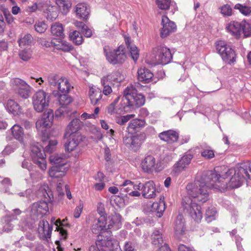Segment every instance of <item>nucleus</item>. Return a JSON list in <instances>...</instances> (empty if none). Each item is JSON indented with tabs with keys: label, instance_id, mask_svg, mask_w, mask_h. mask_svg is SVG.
<instances>
[{
	"label": "nucleus",
	"instance_id": "obj_13",
	"mask_svg": "<svg viewBox=\"0 0 251 251\" xmlns=\"http://www.w3.org/2000/svg\"><path fill=\"white\" fill-rule=\"evenodd\" d=\"M72 98L68 95L66 94L60 95L58 98V101L59 104L62 105V107L56 111V116H69L70 114L69 113V110L67 108L64 106L69 104L72 102Z\"/></svg>",
	"mask_w": 251,
	"mask_h": 251
},
{
	"label": "nucleus",
	"instance_id": "obj_51",
	"mask_svg": "<svg viewBox=\"0 0 251 251\" xmlns=\"http://www.w3.org/2000/svg\"><path fill=\"white\" fill-rule=\"evenodd\" d=\"M121 186L122 187L121 189L122 193L125 192L129 194L130 192L133 190V183L129 180H126Z\"/></svg>",
	"mask_w": 251,
	"mask_h": 251
},
{
	"label": "nucleus",
	"instance_id": "obj_50",
	"mask_svg": "<svg viewBox=\"0 0 251 251\" xmlns=\"http://www.w3.org/2000/svg\"><path fill=\"white\" fill-rule=\"evenodd\" d=\"M135 116V115L134 114H128L126 116H117L115 118V122L118 125L123 126Z\"/></svg>",
	"mask_w": 251,
	"mask_h": 251
},
{
	"label": "nucleus",
	"instance_id": "obj_64",
	"mask_svg": "<svg viewBox=\"0 0 251 251\" xmlns=\"http://www.w3.org/2000/svg\"><path fill=\"white\" fill-rule=\"evenodd\" d=\"M19 226L22 230H25L29 227V225L25 219H22L20 222Z\"/></svg>",
	"mask_w": 251,
	"mask_h": 251
},
{
	"label": "nucleus",
	"instance_id": "obj_22",
	"mask_svg": "<svg viewBox=\"0 0 251 251\" xmlns=\"http://www.w3.org/2000/svg\"><path fill=\"white\" fill-rule=\"evenodd\" d=\"M107 223L104 216H100L95 219L92 226V231L94 234H100L102 231L106 230Z\"/></svg>",
	"mask_w": 251,
	"mask_h": 251
},
{
	"label": "nucleus",
	"instance_id": "obj_41",
	"mask_svg": "<svg viewBox=\"0 0 251 251\" xmlns=\"http://www.w3.org/2000/svg\"><path fill=\"white\" fill-rule=\"evenodd\" d=\"M69 38L73 43L77 45L81 44L83 42V37L79 32L76 30L70 31L69 33Z\"/></svg>",
	"mask_w": 251,
	"mask_h": 251
},
{
	"label": "nucleus",
	"instance_id": "obj_28",
	"mask_svg": "<svg viewBox=\"0 0 251 251\" xmlns=\"http://www.w3.org/2000/svg\"><path fill=\"white\" fill-rule=\"evenodd\" d=\"M120 97L115 99L113 102L109 104L107 107V113L111 115L122 114L124 110V106H117L116 105L119 101Z\"/></svg>",
	"mask_w": 251,
	"mask_h": 251
},
{
	"label": "nucleus",
	"instance_id": "obj_21",
	"mask_svg": "<svg viewBox=\"0 0 251 251\" xmlns=\"http://www.w3.org/2000/svg\"><path fill=\"white\" fill-rule=\"evenodd\" d=\"M158 137L161 140L166 142L169 144H172L177 141L179 134L176 131L168 130L159 133Z\"/></svg>",
	"mask_w": 251,
	"mask_h": 251
},
{
	"label": "nucleus",
	"instance_id": "obj_33",
	"mask_svg": "<svg viewBox=\"0 0 251 251\" xmlns=\"http://www.w3.org/2000/svg\"><path fill=\"white\" fill-rule=\"evenodd\" d=\"M13 136L21 143L23 142L24 132L23 128L19 125L15 124L11 128Z\"/></svg>",
	"mask_w": 251,
	"mask_h": 251
},
{
	"label": "nucleus",
	"instance_id": "obj_17",
	"mask_svg": "<svg viewBox=\"0 0 251 251\" xmlns=\"http://www.w3.org/2000/svg\"><path fill=\"white\" fill-rule=\"evenodd\" d=\"M52 226L47 221L42 220L39 223L38 231L41 238H50L51 237Z\"/></svg>",
	"mask_w": 251,
	"mask_h": 251
},
{
	"label": "nucleus",
	"instance_id": "obj_31",
	"mask_svg": "<svg viewBox=\"0 0 251 251\" xmlns=\"http://www.w3.org/2000/svg\"><path fill=\"white\" fill-rule=\"evenodd\" d=\"M65 168L58 167V166L52 167L48 171L49 176L53 178L62 177L65 176Z\"/></svg>",
	"mask_w": 251,
	"mask_h": 251
},
{
	"label": "nucleus",
	"instance_id": "obj_37",
	"mask_svg": "<svg viewBox=\"0 0 251 251\" xmlns=\"http://www.w3.org/2000/svg\"><path fill=\"white\" fill-rule=\"evenodd\" d=\"M5 108L10 113L18 114L21 113L20 107L19 104L12 100H9L7 102Z\"/></svg>",
	"mask_w": 251,
	"mask_h": 251
},
{
	"label": "nucleus",
	"instance_id": "obj_8",
	"mask_svg": "<svg viewBox=\"0 0 251 251\" xmlns=\"http://www.w3.org/2000/svg\"><path fill=\"white\" fill-rule=\"evenodd\" d=\"M152 61L157 64L165 65L171 62L173 55L169 49L159 46L152 49Z\"/></svg>",
	"mask_w": 251,
	"mask_h": 251
},
{
	"label": "nucleus",
	"instance_id": "obj_5",
	"mask_svg": "<svg viewBox=\"0 0 251 251\" xmlns=\"http://www.w3.org/2000/svg\"><path fill=\"white\" fill-rule=\"evenodd\" d=\"M103 50L107 60L113 65L122 64L126 60V49L120 45L117 49L111 50L108 46H105Z\"/></svg>",
	"mask_w": 251,
	"mask_h": 251
},
{
	"label": "nucleus",
	"instance_id": "obj_20",
	"mask_svg": "<svg viewBox=\"0 0 251 251\" xmlns=\"http://www.w3.org/2000/svg\"><path fill=\"white\" fill-rule=\"evenodd\" d=\"M156 159L152 155L146 156L141 161V166L145 173L152 172L156 166Z\"/></svg>",
	"mask_w": 251,
	"mask_h": 251
},
{
	"label": "nucleus",
	"instance_id": "obj_35",
	"mask_svg": "<svg viewBox=\"0 0 251 251\" xmlns=\"http://www.w3.org/2000/svg\"><path fill=\"white\" fill-rule=\"evenodd\" d=\"M145 121L139 119H135L130 121L127 127V131L129 133H132L137 128L144 126Z\"/></svg>",
	"mask_w": 251,
	"mask_h": 251
},
{
	"label": "nucleus",
	"instance_id": "obj_18",
	"mask_svg": "<svg viewBox=\"0 0 251 251\" xmlns=\"http://www.w3.org/2000/svg\"><path fill=\"white\" fill-rule=\"evenodd\" d=\"M100 236V235H99V238ZM112 243V240L111 239L106 241L99 238V240L96 241L95 245H92L89 248V251H110V246Z\"/></svg>",
	"mask_w": 251,
	"mask_h": 251
},
{
	"label": "nucleus",
	"instance_id": "obj_29",
	"mask_svg": "<svg viewBox=\"0 0 251 251\" xmlns=\"http://www.w3.org/2000/svg\"><path fill=\"white\" fill-rule=\"evenodd\" d=\"M75 12L79 18L86 19L89 14L90 8L86 4L79 3L75 6Z\"/></svg>",
	"mask_w": 251,
	"mask_h": 251
},
{
	"label": "nucleus",
	"instance_id": "obj_48",
	"mask_svg": "<svg viewBox=\"0 0 251 251\" xmlns=\"http://www.w3.org/2000/svg\"><path fill=\"white\" fill-rule=\"evenodd\" d=\"M220 13L225 17H230L233 14L231 7L227 4H224L219 8Z\"/></svg>",
	"mask_w": 251,
	"mask_h": 251
},
{
	"label": "nucleus",
	"instance_id": "obj_39",
	"mask_svg": "<svg viewBox=\"0 0 251 251\" xmlns=\"http://www.w3.org/2000/svg\"><path fill=\"white\" fill-rule=\"evenodd\" d=\"M63 14H66L71 7L72 4L69 0H54Z\"/></svg>",
	"mask_w": 251,
	"mask_h": 251
},
{
	"label": "nucleus",
	"instance_id": "obj_15",
	"mask_svg": "<svg viewBox=\"0 0 251 251\" xmlns=\"http://www.w3.org/2000/svg\"><path fill=\"white\" fill-rule=\"evenodd\" d=\"M193 156L190 154L184 155L173 166V172L175 174H179L184 171L190 164Z\"/></svg>",
	"mask_w": 251,
	"mask_h": 251
},
{
	"label": "nucleus",
	"instance_id": "obj_42",
	"mask_svg": "<svg viewBox=\"0 0 251 251\" xmlns=\"http://www.w3.org/2000/svg\"><path fill=\"white\" fill-rule=\"evenodd\" d=\"M10 85L16 91L22 87H28V84L25 81L19 78L12 79L10 80Z\"/></svg>",
	"mask_w": 251,
	"mask_h": 251
},
{
	"label": "nucleus",
	"instance_id": "obj_3",
	"mask_svg": "<svg viewBox=\"0 0 251 251\" xmlns=\"http://www.w3.org/2000/svg\"><path fill=\"white\" fill-rule=\"evenodd\" d=\"M124 97L128 104L124 106V111L128 112L127 108L134 105L141 106L145 103V99L143 95L137 93L136 89L132 85L127 86L124 91Z\"/></svg>",
	"mask_w": 251,
	"mask_h": 251
},
{
	"label": "nucleus",
	"instance_id": "obj_10",
	"mask_svg": "<svg viewBox=\"0 0 251 251\" xmlns=\"http://www.w3.org/2000/svg\"><path fill=\"white\" fill-rule=\"evenodd\" d=\"M216 50L223 60L229 64L235 61L236 54L234 50L228 45L226 42L218 41L216 44Z\"/></svg>",
	"mask_w": 251,
	"mask_h": 251
},
{
	"label": "nucleus",
	"instance_id": "obj_52",
	"mask_svg": "<svg viewBox=\"0 0 251 251\" xmlns=\"http://www.w3.org/2000/svg\"><path fill=\"white\" fill-rule=\"evenodd\" d=\"M157 7L161 10H167L170 7V0H155Z\"/></svg>",
	"mask_w": 251,
	"mask_h": 251
},
{
	"label": "nucleus",
	"instance_id": "obj_59",
	"mask_svg": "<svg viewBox=\"0 0 251 251\" xmlns=\"http://www.w3.org/2000/svg\"><path fill=\"white\" fill-rule=\"evenodd\" d=\"M57 144V142L56 140H50L49 144L45 147V150L43 151L51 153L53 151L54 147Z\"/></svg>",
	"mask_w": 251,
	"mask_h": 251
},
{
	"label": "nucleus",
	"instance_id": "obj_46",
	"mask_svg": "<svg viewBox=\"0 0 251 251\" xmlns=\"http://www.w3.org/2000/svg\"><path fill=\"white\" fill-rule=\"evenodd\" d=\"M234 9H238L243 15L247 16L251 13V6L247 4L237 3L235 5Z\"/></svg>",
	"mask_w": 251,
	"mask_h": 251
},
{
	"label": "nucleus",
	"instance_id": "obj_16",
	"mask_svg": "<svg viewBox=\"0 0 251 251\" xmlns=\"http://www.w3.org/2000/svg\"><path fill=\"white\" fill-rule=\"evenodd\" d=\"M70 140L65 145L66 151L69 152H71L75 150L84 138V137L81 133H76V134L70 136Z\"/></svg>",
	"mask_w": 251,
	"mask_h": 251
},
{
	"label": "nucleus",
	"instance_id": "obj_24",
	"mask_svg": "<svg viewBox=\"0 0 251 251\" xmlns=\"http://www.w3.org/2000/svg\"><path fill=\"white\" fill-rule=\"evenodd\" d=\"M102 95L101 91L95 86H89V97L91 103L95 105L98 104L101 99Z\"/></svg>",
	"mask_w": 251,
	"mask_h": 251
},
{
	"label": "nucleus",
	"instance_id": "obj_1",
	"mask_svg": "<svg viewBox=\"0 0 251 251\" xmlns=\"http://www.w3.org/2000/svg\"><path fill=\"white\" fill-rule=\"evenodd\" d=\"M245 164L242 163L236 169L227 167H217L213 171H207L194 182L189 183L186 187L189 198L185 197L182 205L192 219L200 222L202 218L201 207L195 201L205 202L208 200L207 188L224 191L228 188H238L242 184L243 178L251 179L250 171L241 170Z\"/></svg>",
	"mask_w": 251,
	"mask_h": 251
},
{
	"label": "nucleus",
	"instance_id": "obj_60",
	"mask_svg": "<svg viewBox=\"0 0 251 251\" xmlns=\"http://www.w3.org/2000/svg\"><path fill=\"white\" fill-rule=\"evenodd\" d=\"M201 155L206 159H211L214 156V153L213 150L205 149L201 153Z\"/></svg>",
	"mask_w": 251,
	"mask_h": 251
},
{
	"label": "nucleus",
	"instance_id": "obj_26",
	"mask_svg": "<svg viewBox=\"0 0 251 251\" xmlns=\"http://www.w3.org/2000/svg\"><path fill=\"white\" fill-rule=\"evenodd\" d=\"M185 220L183 217L181 215H178L177 216L175 224V231L176 236L179 237V235H182L185 230Z\"/></svg>",
	"mask_w": 251,
	"mask_h": 251
},
{
	"label": "nucleus",
	"instance_id": "obj_14",
	"mask_svg": "<svg viewBox=\"0 0 251 251\" xmlns=\"http://www.w3.org/2000/svg\"><path fill=\"white\" fill-rule=\"evenodd\" d=\"M31 214L35 216L45 215L49 213L48 203L44 201L34 203L30 207Z\"/></svg>",
	"mask_w": 251,
	"mask_h": 251
},
{
	"label": "nucleus",
	"instance_id": "obj_12",
	"mask_svg": "<svg viewBox=\"0 0 251 251\" xmlns=\"http://www.w3.org/2000/svg\"><path fill=\"white\" fill-rule=\"evenodd\" d=\"M161 25L162 27L161 29L160 34L162 38L167 37L176 30V25L175 23L171 21L166 16H162Z\"/></svg>",
	"mask_w": 251,
	"mask_h": 251
},
{
	"label": "nucleus",
	"instance_id": "obj_61",
	"mask_svg": "<svg viewBox=\"0 0 251 251\" xmlns=\"http://www.w3.org/2000/svg\"><path fill=\"white\" fill-rule=\"evenodd\" d=\"M39 43L41 44L42 46L46 48H49L51 47L54 48V39L52 40L51 41H49L44 38H41L39 40Z\"/></svg>",
	"mask_w": 251,
	"mask_h": 251
},
{
	"label": "nucleus",
	"instance_id": "obj_40",
	"mask_svg": "<svg viewBox=\"0 0 251 251\" xmlns=\"http://www.w3.org/2000/svg\"><path fill=\"white\" fill-rule=\"evenodd\" d=\"M151 242L152 244L160 246L163 243L162 235L159 230H154L151 234Z\"/></svg>",
	"mask_w": 251,
	"mask_h": 251
},
{
	"label": "nucleus",
	"instance_id": "obj_2",
	"mask_svg": "<svg viewBox=\"0 0 251 251\" xmlns=\"http://www.w3.org/2000/svg\"><path fill=\"white\" fill-rule=\"evenodd\" d=\"M226 29L227 32L237 39L241 37L242 33L245 38L251 35V25L245 21L241 22L231 21L226 24Z\"/></svg>",
	"mask_w": 251,
	"mask_h": 251
},
{
	"label": "nucleus",
	"instance_id": "obj_30",
	"mask_svg": "<svg viewBox=\"0 0 251 251\" xmlns=\"http://www.w3.org/2000/svg\"><path fill=\"white\" fill-rule=\"evenodd\" d=\"M50 163L54 166L64 167L66 163L65 156L62 154H52L50 157Z\"/></svg>",
	"mask_w": 251,
	"mask_h": 251
},
{
	"label": "nucleus",
	"instance_id": "obj_11",
	"mask_svg": "<svg viewBox=\"0 0 251 251\" xmlns=\"http://www.w3.org/2000/svg\"><path fill=\"white\" fill-rule=\"evenodd\" d=\"M146 138V134L144 133H140L130 137H124L123 142L126 147L136 151L144 142Z\"/></svg>",
	"mask_w": 251,
	"mask_h": 251
},
{
	"label": "nucleus",
	"instance_id": "obj_9",
	"mask_svg": "<svg viewBox=\"0 0 251 251\" xmlns=\"http://www.w3.org/2000/svg\"><path fill=\"white\" fill-rule=\"evenodd\" d=\"M43 147L38 143L32 144L30 147V155L33 163L36 164L42 171H45L47 169V164L46 155L42 151Z\"/></svg>",
	"mask_w": 251,
	"mask_h": 251
},
{
	"label": "nucleus",
	"instance_id": "obj_47",
	"mask_svg": "<svg viewBox=\"0 0 251 251\" xmlns=\"http://www.w3.org/2000/svg\"><path fill=\"white\" fill-rule=\"evenodd\" d=\"M110 82L111 81L107 79V77L103 76L101 79V83L103 86V93L106 96L110 94L112 92V88L109 85Z\"/></svg>",
	"mask_w": 251,
	"mask_h": 251
},
{
	"label": "nucleus",
	"instance_id": "obj_34",
	"mask_svg": "<svg viewBox=\"0 0 251 251\" xmlns=\"http://www.w3.org/2000/svg\"><path fill=\"white\" fill-rule=\"evenodd\" d=\"M54 48L55 49L61 50L65 52L70 51L73 49V47L70 43L61 39L58 40H54Z\"/></svg>",
	"mask_w": 251,
	"mask_h": 251
},
{
	"label": "nucleus",
	"instance_id": "obj_32",
	"mask_svg": "<svg viewBox=\"0 0 251 251\" xmlns=\"http://www.w3.org/2000/svg\"><path fill=\"white\" fill-rule=\"evenodd\" d=\"M51 35L54 37L62 38L64 36V29L62 24L55 23L50 28Z\"/></svg>",
	"mask_w": 251,
	"mask_h": 251
},
{
	"label": "nucleus",
	"instance_id": "obj_55",
	"mask_svg": "<svg viewBox=\"0 0 251 251\" xmlns=\"http://www.w3.org/2000/svg\"><path fill=\"white\" fill-rule=\"evenodd\" d=\"M31 55V51L29 49L22 50L19 53L20 58L25 61H28L30 59Z\"/></svg>",
	"mask_w": 251,
	"mask_h": 251
},
{
	"label": "nucleus",
	"instance_id": "obj_36",
	"mask_svg": "<svg viewBox=\"0 0 251 251\" xmlns=\"http://www.w3.org/2000/svg\"><path fill=\"white\" fill-rule=\"evenodd\" d=\"M151 211L155 212L158 214L157 216L161 217L165 209V205L164 201L152 203L151 205Z\"/></svg>",
	"mask_w": 251,
	"mask_h": 251
},
{
	"label": "nucleus",
	"instance_id": "obj_58",
	"mask_svg": "<svg viewBox=\"0 0 251 251\" xmlns=\"http://www.w3.org/2000/svg\"><path fill=\"white\" fill-rule=\"evenodd\" d=\"M6 219L5 222L3 226L2 230L5 232H8L13 229L14 226L11 223L12 220H10L8 218Z\"/></svg>",
	"mask_w": 251,
	"mask_h": 251
},
{
	"label": "nucleus",
	"instance_id": "obj_38",
	"mask_svg": "<svg viewBox=\"0 0 251 251\" xmlns=\"http://www.w3.org/2000/svg\"><path fill=\"white\" fill-rule=\"evenodd\" d=\"M45 13L47 19L50 22H53L58 17L57 8L55 6H49L46 9Z\"/></svg>",
	"mask_w": 251,
	"mask_h": 251
},
{
	"label": "nucleus",
	"instance_id": "obj_45",
	"mask_svg": "<svg viewBox=\"0 0 251 251\" xmlns=\"http://www.w3.org/2000/svg\"><path fill=\"white\" fill-rule=\"evenodd\" d=\"M32 41V36L30 34H27L18 40L19 45L21 48L29 46L31 44Z\"/></svg>",
	"mask_w": 251,
	"mask_h": 251
},
{
	"label": "nucleus",
	"instance_id": "obj_19",
	"mask_svg": "<svg viewBox=\"0 0 251 251\" xmlns=\"http://www.w3.org/2000/svg\"><path fill=\"white\" fill-rule=\"evenodd\" d=\"M81 122L77 118L74 119L68 125L65 132L66 136H73L76 133H80L78 132L81 128Z\"/></svg>",
	"mask_w": 251,
	"mask_h": 251
},
{
	"label": "nucleus",
	"instance_id": "obj_57",
	"mask_svg": "<svg viewBox=\"0 0 251 251\" xmlns=\"http://www.w3.org/2000/svg\"><path fill=\"white\" fill-rule=\"evenodd\" d=\"M43 3H34L31 5H29L27 7V11L30 13L36 12L37 10H42L43 8Z\"/></svg>",
	"mask_w": 251,
	"mask_h": 251
},
{
	"label": "nucleus",
	"instance_id": "obj_49",
	"mask_svg": "<svg viewBox=\"0 0 251 251\" xmlns=\"http://www.w3.org/2000/svg\"><path fill=\"white\" fill-rule=\"evenodd\" d=\"M105 77H107V79L110 81L120 82L124 79L123 76L119 71L113 72L111 74Z\"/></svg>",
	"mask_w": 251,
	"mask_h": 251
},
{
	"label": "nucleus",
	"instance_id": "obj_6",
	"mask_svg": "<svg viewBox=\"0 0 251 251\" xmlns=\"http://www.w3.org/2000/svg\"><path fill=\"white\" fill-rule=\"evenodd\" d=\"M48 81L50 86L57 88L62 93L68 94L73 89V86L68 78L58 75H50L48 77Z\"/></svg>",
	"mask_w": 251,
	"mask_h": 251
},
{
	"label": "nucleus",
	"instance_id": "obj_43",
	"mask_svg": "<svg viewBox=\"0 0 251 251\" xmlns=\"http://www.w3.org/2000/svg\"><path fill=\"white\" fill-rule=\"evenodd\" d=\"M129 38H127L126 39L125 41L127 48L129 49L130 53L132 58L134 60L136 61L139 57V50L134 45H130L129 43Z\"/></svg>",
	"mask_w": 251,
	"mask_h": 251
},
{
	"label": "nucleus",
	"instance_id": "obj_7",
	"mask_svg": "<svg viewBox=\"0 0 251 251\" xmlns=\"http://www.w3.org/2000/svg\"><path fill=\"white\" fill-rule=\"evenodd\" d=\"M50 95L42 90L37 91L32 97L33 109L38 113H41L49 105Z\"/></svg>",
	"mask_w": 251,
	"mask_h": 251
},
{
	"label": "nucleus",
	"instance_id": "obj_63",
	"mask_svg": "<svg viewBox=\"0 0 251 251\" xmlns=\"http://www.w3.org/2000/svg\"><path fill=\"white\" fill-rule=\"evenodd\" d=\"M124 251H136L134 245L130 242H126L124 247Z\"/></svg>",
	"mask_w": 251,
	"mask_h": 251
},
{
	"label": "nucleus",
	"instance_id": "obj_44",
	"mask_svg": "<svg viewBox=\"0 0 251 251\" xmlns=\"http://www.w3.org/2000/svg\"><path fill=\"white\" fill-rule=\"evenodd\" d=\"M217 211L215 207L211 206L208 207L205 213V219L208 223L215 220Z\"/></svg>",
	"mask_w": 251,
	"mask_h": 251
},
{
	"label": "nucleus",
	"instance_id": "obj_23",
	"mask_svg": "<svg viewBox=\"0 0 251 251\" xmlns=\"http://www.w3.org/2000/svg\"><path fill=\"white\" fill-rule=\"evenodd\" d=\"M142 194L146 199H152L156 197V188L152 181H149L144 184Z\"/></svg>",
	"mask_w": 251,
	"mask_h": 251
},
{
	"label": "nucleus",
	"instance_id": "obj_25",
	"mask_svg": "<svg viewBox=\"0 0 251 251\" xmlns=\"http://www.w3.org/2000/svg\"><path fill=\"white\" fill-rule=\"evenodd\" d=\"M138 79L145 83L150 82L152 80L153 75L151 71L145 68H140L138 70Z\"/></svg>",
	"mask_w": 251,
	"mask_h": 251
},
{
	"label": "nucleus",
	"instance_id": "obj_62",
	"mask_svg": "<svg viewBox=\"0 0 251 251\" xmlns=\"http://www.w3.org/2000/svg\"><path fill=\"white\" fill-rule=\"evenodd\" d=\"M83 208V204L82 203H80L79 205L75 208L74 216L75 218H78L80 217Z\"/></svg>",
	"mask_w": 251,
	"mask_h": 251
},
{
	"label": "nucleus",
	"instance_id": "obj_53",
	"mask_svg": "<svg viewBox=\"0 0 251 251\" xmlns=\"http://www.w3.org/2000/svg\"><path fill=\"white\" fill-rule=\"evenodd\" d=\"M47 25L43 21H38L34 25L35 30L40 33H44L47 29Z\"/></svg>",
	"mask_w": 251,
	"mask_h": 251
},
{
	"label": "nucleus",
	"instance_id": "obj_56",
	"mask_svg": "<svg viewBox=\"0 0 251 251\" xmlns=\"http://www.w3.org/2000/svg\"><path fill=\"white\" fill-rule=\"evenodd\" d=\"M22 211L19 208L12 210V212L6 214V218H8L10 220H15L17 219V216L21 214Z\"/></svg>",
	"mask_w": 251,
	"mask_h": 251
},
{
	"label": "nucleus",
	"instance_id": "obj_4",
	"mask_svg": "<svg viewBox=\"0 0 251 251\" xmlns=\"http://www.w3.org/2000/svg\"><path fill=\"white\" fill-rule=\"evenodd\" d=\"M53 120V111L49 109L42 114L41 117L36 123V127L37 130L43 136L42 140L43 142H45L49 138L47 130L51 126Z\"/></svg>",
	"mask_w": 251,
	"mask_h": 251
},
{
	"label": "nucleus",
	"instance_id": "obj_27",
	"mask_svg": "<svg viewBox=\"0 0 251 251\" xmlns=\"http://www.w3.org/2000/svg\"><path fill=\"white\" fill-rule=\"evenodd\" d=\"M109 223L106 227L107 229L113 228L114 229L120 228L122 225V217L118 213H115L109 217Z\"/></svg>",
	"mask_w": 251,
	"mask_h": 251
},
{
	"label": "nucleus",
	"instance_id": "obj_54",
	"mask_svg": "<svg viewBox=\"0 0 251 251\" xmlns=\"http://www.w3.org/2000/svg\"><path fill=\"white\" fill-rule=\"evenodd\" d=\"M30 86L28 85V87H22L18 89L17 91L22 98L27 99L29 96L30 92Z\"/></svg>",
	"mask_w": 251,
	"mask_h": 251
}]
</instances>
